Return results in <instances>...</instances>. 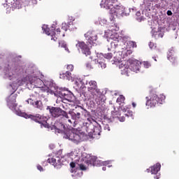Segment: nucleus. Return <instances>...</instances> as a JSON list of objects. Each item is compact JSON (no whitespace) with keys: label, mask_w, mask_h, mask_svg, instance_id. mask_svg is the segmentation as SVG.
Instances as JSON below:
<instances>
[{"label":"nucleus","mask_w":179,"mask_h":179,"mask_svg":"<svg viewBox=\"0 0 179 179\" xmlns=\"http://www.w3.org/2000/svg\"><path fill=\"white\" fill-rule=\"evenodd\" d=\"M54 127L57 131L64 133L63 137L65 139L72 141L74 143H79L82 141V134L79 131L75 133V131L66 129V127L62 122H55Z\"/></svg>","instance_id":"f257e3e1"},{"label":"nucleus","mask_w":179,"mask_h":179,"mask_svg":"<svg viewBox=\"0 0 179 179\" xmlns=\"http://www.w3.org/2000/svg\"><path fill=\"white\" fill-rule=\"evenodd\" d=\"M17 115H20V117H23L24 118H30L33 121H35V122H38V124H41V127H44V128H48L49 124L47 123V121H48V118L45 116H43L40 114H36V115L27 114L24 112L22 111H17Z\"/></svg>","instance_id":"f03ea898"},{"label":"nucleus","mask_w":179,"mask_h":179,"mask_svg":"<svg viewBox=\"0 0 179 179\" xmlns=\"http://www.w3.org/2000/svg\"><path fill=\"white\" fill-rule=\"evenodd\" d=\"M146 106L148 107H156L157 104H162L166 100V96L161 94L159 96L156 94H152L150 96H146Z\"/></svg>","instance_id":"7ed1b4c3"},{"label":"nucleus","mask_w":179,"mask_h":179,"mask_svg":"<svg viewBox=\"0 0 179 179\" xmlns=\"http://www.w3.org/2000/svg\"><path fill=\"white\" fill-rule=\"evenodd\" d=\"M46 110H48L52 118H59V117L69 118L66 111L62 110V108L59 107L48 106Z\"/></svg>","instance_id":"20e7f679"},{"label":"nucleus","mask_w":179,"mask_h":179,"mask_svg":"<svg viewBox=\"0 0 179 179\" xmlns=\"http://www.w3.org/2000/svg\"><path fill=\"white\" fill-rule=\"evenodd\" d=\"M76 47L78 48V50H81L84 55L89 57L90 62L93 61V57L90 56L92 55L90 48H89V46L84 41H78Z\"/></svg>","instance_id":"39448f33"},{"label":"nucleus","mask_w":179,"mask_h":179,"mask_svg":"<svg viewBox=\"0 0 179 179\" xmlns=\"http://www.w3.org/2000/svg\"><path fill=\"white\" fill-rule=\"evenodd\" d=\"M61 157H62V150H59L57 152V156L48 159V162L54 166V167H56L57 169H61V166L62 165Z\"/></svg>","instance_id":"423d86ee"},{"label":"nucleus","mask_w":179,"mask_h":179,"mask_svg":"<svg viewBox=\"0 0 179 179\" xmlns=\"http://www.w3.org/2000/svg\"><path fill=\"white\" fill-rule=\"evenodd\" d=\"M87 90L92 96H97L100 93V90L97 87V82L90 80L86 83Z\"/></svg>","instance_id":"0eeeda50"},{"label":"nucleus","mask_w":179,"mask_h":179,"mask_svg":"<svg viewBox=\"0 0 179 179\" xmlns=\"http://www.w3.org/2000/svg\"><path fill=\"white\" fill-rule=\"evenodd\" d=\"M17 95L16 94H11L6 99L7 106L10 110H16L17 103H16V99Z\"/></svg>","instance_id":"6e6552de"},{"label":"nucleus","mask_w":179,"mask_h":179,"mask_svg":"<svg viewBox=\"0 0 179 179\" xmlns=\"http://www.w3.org/2000/svg\"><path fill=\"white\" fill-rule=\"evenodd\" d=\"M84 36L85 38H87L89 44L91 45L96 44V41H97V34H96V32L93 31H88Z\"/></svg>","instance_id":"1a4fd4ad"},{"label":"nucleus","mask_w":179,"mask_h":179,"mask_svg":"<svg viewBox=\"0 0 179 179\" xmlns=\"http://www.w3.org/2000/svg\"><path fill=\"white\" fill-rule=\"evenodd\" d=\"M43 29H44V31L45 32V34H47L48 36H51V40H54V41H57V40H58V35L59 34V33H61V29L57 28L55 31H50V28H46L45 29L44 27H43Z\"/></svg>","instance_id":"9d476101"},{"label":"nucleus","mask_w":179,"mask_h":179,"mask_svg":"<svg viewBox=\"0 0 179 179\" xmlns=\"http://www.w3.org/2000/svg\"><path fill=\"white\" fill-rule=\"evenodd\" d=\"M29 82L31 85H34L36 87H40L43 85V80L40 78L34 76H30L28 77Z\"/></svg>","instance_id":"9b49d317"},{"label":"nucleus","mask_w":179,"mask_h":179,"mask_svg":"<svg viewBox=\"0 0 179 179\" xmlns=\"http://www.w3.org/2000/svg\"><path fill=\"white\" fill-rule=\"evenodd\" d=\"M71 120L73 121L74 125H77L79 120H80V113L71 112Z\"/></svg>","instance_id":"f8f14e48"},{"label":"nucleus","mask_w":179,"mask_h":179,"mask_svg":"<svg viewBox=\"0 0 179 179\" xmlns=\"http://www.w3.org/2000/svg\"><path fill=\"white\" fill-rule=\"evenodd\" d=\"M59 78L64 80H71L72 79V73L66 71L65 73H60Z\"/></svg>","instance_id":"ddd939ff"},{"label":"nucleus","mask_w":179,"mask_h":179,"mask_svg":"<svg viewBox=\"0 0 179 179\" xmlns=\"http://www.w3.org/2000/svg\"><path fill=\"white\" fill-rule=\"evenodd\" d=\"M162 165L159 163H157L155 165L151 167V173L152 174H157L159 171H160V168Z\"/></svg>","instance_id":"4468645a"},{"label":"nucleus","mask_w":179,"mask_h":179,"mask_svg":"<svg viewBox=\"0 0 179 179\" xmlns=\"http://www.w3.org/2000/svg\"><path fill=\"white\" fill-rule=\"evenodd\" d=\"M129 66L130 71H132L133 72H138V71H139V68H141V66H139V64L136 62L131 63Z\"/></svg>","instance_id":"2eb2a0df"},{"label":"nucleus","mask_w":179,"mask_h":179,"mask_svg":"<svg viewBox=\"0 0 179 179\" xmlns=\"http://www.w3.org/2000/svg\"><path fill=\"white\" fill-rule=\"evenodd\" d=\"M90 163H92L93 166H103V162L99 159H97V157H94L93 158L91 159Z\"/></svg>","instance_id":"dca6fc26"},{"label":"nucleus","mask_w":179,"mask_h":179,"mask_svg":"<svg viewBox=\"0 0 179 179\" xmlns=\"http://www.w3.org/2000/svg\"><path fill=\"white\" fill-rule=\"evenodd\" d=\"M121 72L122 75H126L127 76H129V73L131 72V67L128 65H124V68L122 69Z\"/></svg>","instance_id":"f3484780"},{"label":"nucleus","mask_w":179,"mask_h":179,"mask_svg":"<svg viewBox=\"0 0 179 179\" xmlns=\"http://www.w3.org/2000/svg\"><path fill=\"white\" fill-rule=\"evenodd\" d=\"M117 0H106L104 3L105 8L107 9H111L113 8V3H114Z\"/></svg>","instance_id":"a211bd4d"},{"label":"nucleus","mask_w":179,"mask_h":179,"mask_svg":"<svg viewBox=\"0 0 179 179\" xmlns=\"http://www.w3.org/2000/svg\"><path fill=\"white\" fill-rule=\"evenodd\" d=\"M98 66L101 68V69H106L107 68V64L104 62V59H99L98 60Z\"/></svg>","instance_id":"6ab92c4d"},{"label":"nucleus","mask_w":179,"mask_h":179,"mask_svg":"<svg viewBox=\"0 0 179 179\" xmlns=\"http://www.w3.org/2000/svg\"><path fill=\"white\" fill-rule=\"evenodd\" d=\"M95 101L96 103V104H101V103H103V95L98 94H96V97L95 98Z\"/></svg>","instance_id":"aec40b11"},{"label":"nucleus","mask_w":179,"mask_h":179,"mask_svg":"<svg viewBox=\"0 0 179 179\" xmlns=\"http://www.w3.org/2000/svg\"><path fill=\"white\" fill-rule=\"evenodd\" d=\"M59 47H61L62 48H64L66 51H69V49H68V46L66 45V42H65L64 41H59Z\"/></svg>","instance_id":"412c9836"},{"label":"nucleus","mask_w":179,"mask_h":179,"mask_svg":"<svg viewBox=\"0 0 179 179\" xmlns=\"http://www.w3.org/2000/svg\"><path fill=\"white\" fill-rule=\"evenodd\" d=\"M111 114L113 118H120V117H121V113L118 110H117L114 109V110L112 111Z\"/></svg>","instance_id":"4be33fe9"},{"label":"nucleus","mask_w":179,"mask_h":179,"mask_svg":"<svg viewBox=\"0 0 179 179\" xmlns=\"http://www.w3.org/2000/svg\"><path fill=\"white\" fill-rule=\"evenodd\" d=\"M35 108H38L39 110H43V102L41 101H36L34 105Z\"/></svg>","instance_id":"5701e85b"},{"label":"nucleus","mask_w":179,"mask_h":179,"mask_svg":"<svg viewBox=\"0 0 179 179\" xmlns=\"http://www.w3.org/2000/svg\"><path fill=\"white\" fill-rule=\"evenodd\" d=\"M22 72V67L17 66L13 69V75L15 73H20Z\"/></svg>","instance_id":"b1692460"},{"label":"nucleus","mask_w":179,"mask_h":179,"mask_svg":"<svg viewBox=\"0 0 179 179\" xmlns=\"http://www.w3.org/2000/svg\"><path fill=\"white\" fill-rule=\"evenodd\" d=\"M109 9H110V15H118V13H121V12H122V11H119V10H115V7H114V6L111 7Z\"/></svg>","instance_id":"393cba45"},{"label":"nucleus","mask_w":179,"mask_h":179,"mask_svg":"<svg viewBox=\"0 0 179 179\" xmlns=\"http://www.w3.org/2000/svg\"><path fill=\"white\" fill-rule=\"evenodd\" d=\"M75 85L78 89L82 87V85H83V81L80 78L75 81Z\"/></svg>","instance_id":"a878e982"},{"label":"nucleus","mask_w":179,"mask_h":179,"mask_svg":"<svg viewBox=\"0 0 179 179\" xmlns=\"http://www.w3.org/2000/svg\"><path fill=\"white\" fill-rule=\"evenodd\" d=\"M100 129H101V127H95L94 129V135H100V134L101 133V131Z\"/></svg>","instance_id":"bb28decb"},{"label":"nucleus","mask_w":179,"mask_h":179,"mask_svg":"<svg viewBox=\"0 0 179 179\" xmlns=\"http://www.w3.org/2000/svg\"><path fill=\"white\" fill-rule=\"evenodd\" d=\"M116 101L117 103H124V101H125V96H124V95H120L117 97Z\"/></svg>","instance_id":"cd10ccee"},{"label":"nucleus","mask_w":179,"mask_h":179,"mask_svg":"<svg viewBox=\"0 0 179 179\" xmlns=\"http://www.w3.org/2000/svg\"><path fill=\"white\" fill-rule=\"evenodd\" d=\"M168 59L169 61H170L171 62H172V64H175V62H177V59L176 58V57L173 56V55H170L168 57Z\"/></svg>","instance_id":"c85d7f7f"},{"label":"nucleus","mask_w":179,"mask_h":179,"mask_svg":"<svg viewBox=\"0 0 179 179\" xmlns=\"http://www.w3.org/2000/svg\"><path fill=\"white\" fill-rule=\"evenodd\" d=\"M103 57L106 59H111V58H113V53L104 54Z\"/></svg>","instance_id":"c756f323"},{"label":"nucleus","mask_w":179,"mask_h":179,"mask_svg":"<svg viewBox=\"0 0 179 179\" xmlns=\"http://www.w3.org/2000/svg\"><path fill=\"white\" fill-rule=\"evenodd\" d=\"M129 45L130 47H131V48H136V42L135 41H129Z\"/></svg>","instance_id":"7c9ffc66"},{"label":"nucleus","mask_w":179,"mask_h":179,"mask_svg":"<svg viewBox=\"0 0 179 179\" xmlns=\"http://www.w3.org/2000/svg\"><path fill=\"white\" fill-rule=\"evenodd\" d=\"M26 101L27 102V104H30L34 107L36 101H34L32 99H28Z\"/></svg>","instance_id":"2f4dec72"},{"label":"nucleus","mask_w":179,"mask_h":179,"mask_svg":"<svg viewBox=\"0 0 179 179\" xmlns=\"http://www.w3.org/2000/svg\"><path fill=\"white\" fill-rule=\"evenodd\" d=\"M66 69L69 70L67 72H72L73 71V66L72 64H68Z\"/></svg>","instance_id":"473e14b6"},{"label":"nucleus","mask_w":179,"mask_h":179,"mask_svg":"<svg viewBox=\"0 0 179 179\" xmlns=\"http://www.w3.org/2000/svg\"><path fill=\"white\" fill-rule=\"evenodd\" d=\"M143 65L144 68H150L151 65L149 62H143Z\"/></svg>","instance_id":"72a5a7b5"},{"label":"nucleus","mask_w":179,"mask_h":179,"mask_svg":"<svg viewBox=\"0 0 179 179\" xmlns=\"http://www.w3.org/2000/svg\"><path fill=\"white\" fill-rule=\"evenodd\" d=\"M125 117H132L133 113L131 110H128L125 114Z\"/></svg>","instance_id":"f704fd0d"},{"label":"nucleus","mask_w":179,"mask_h":179,"mask_svg":"<svg viewBox=\"0 0 179 179\" xmlns=\"http://www.w3.org/2000/svg\"><path fill=\"white\" fill-rule=\"evenodd\" d=\"M122 6H116L115 7V10H118L119 12H120V13H122Z\"/></svg>","instance_id":"c9c22d12"},{"label":"nucleus","mask_w":179,"mask_h":179,"mask_svg":"<svg viewBox=\"0 0 179 179\" xmlns=\"http://www.w3.org/2000/svg\"><path fill=\"white\" fill-rule=\"evenodd\" d=\"M117 118H118L119 121H120V122H124V121H125V117L124 116H120Z\"/></svg>","instance_id":"e433bc0d"},{"label":"nucleus","mask_w":179,"mask_h":179,"mask_svg":"<svg viewBox=\"0 0 179 179\" xmlns=\"http://www.w3.org/2000/svg\"><path fill=\"white\" fill-rule=\"evenodd\" d=\"M103 129L105 131H110V125L108 124H105L104 127H103Z\"/></svg>","instance_id":"4c0bfd02"},{"label":"nucleus","mask_w":179,"mask_h":179,"mask_svg":"<svg viewBox=\"0 0 179 179\" xmlns=\"http://www.w3.org/2000/svg\"><path fill=\"white\" fill-rule=\"evenodd\" d=\"M110 45L111 47H114V48H117V47L118 46V44H115V42H111Z\"/></svg>","instance_id":"58836bf2"},{"label":"nucleus","mask_w":179,"mask_h":179,"mask_svg":"<svg viewBox=\"0 0 179 179\" xmlns=\"http://www.w3.org/2000/svg\"><path fill=\"white\" fill-rule=\"evenodd\" d=\"M76 166V164H75V162L70 163V166L71 167V169H75Z\"/></svg>","instance_id":"ea45409f"},{"label":"nucleus","mask_w":179,"mask_h":179,"mask_svg":"<svg viewBox=\"0 0 179 179\" xmlns=\"http://www.w3.org/2000/svg\"><path fill=\"white\" fill-rule=\"evenodd\" d=\"M166 15H168V16H171V15H173V12H171V10H169L166 12Z\"/></svg>","instance_id":"a19ab883"},{"label":"nucleus","mask_w":179,"mask_h":179,"mask_svg":"<svg viewBox=\"0 0 179 179\" xmlns=\"http://www.w3.org/2000/svg\"><path fill=\"white\" fill-rule=\"evenodd\" d=\"M80 170H86V166H85V165H83V164H80Z\"/></svg>","instance_id":"79ce46f5"},{"label":"nucleus","mask_w":179,"mask_h":179,"mask_svg":"<svg viewBox=\"0 0 179 179\" xmlns=\"http://www.w3.org/2000/svg\"><path fill=\"white\" fill-rule=\"evenodd\" d=\"M56 26L55 24H52V30L50 29V31H54V30H55L56 29Z\"/></svg>","instance_id":"37998d69"},{"label":"nucleus","mask_w":179,"mask_h":179,"mask_svg":"<svg viewBox=\"0 0 179 179\" xmlns=\"http://www.w3.org/2000/svg\"><path fill=\"white\" fill-rule=\"evenodd\" d=\"M37 169L39 171H43V166H41V165H38Z\"/></svg>","instance_id":"c03bdc74"},{"label":"nucleus","mask_w":179,"mask_h":179,"mask_svg":"<svg viewBox=\"0 0 179 179\" xmlns=\"http://www.w3.org/2000/svg\"><path fill=\"white\" fill-rule=\"evenodd\" d=\"M68 122H70L71 124L73 125V127H76V124H73V120L72 121V120H69Z\"/></svg>","instance_id":"a18cd8bd"},{"label":"nucleus","mask_w":179,"mask_h":179,"mask_svg":"<svg viewBox=\"0 0 179 179\" xmlns=\"http://www.w3.org/2000/svg\"><path fill=\"white\" fill-rule=\"evenodd\" d=\"M87 68H92V65L90 64L87 63Z\"/></svg>","instance_id":"49530a36"},{"label":"nucleus","mask_w":179,"mask_h":179,"mask_svg":"<svg viewBox=\"0 0 179 179\" xmlns=\"http://www.w3.org/2000/svg\"><path fill=\"white\" fill-rule=\"evenodd\" d=\"M132 106H133L134 108H135V107H136V103H135V102H133Z\"/></svg>","instance_id":"de8ad7c7"},{"label":"nucleus","mask_w":179,"mask_h":179,"mask_svg":"<svg viewBox=\"0 0 179 179\" xmlns=\"http://www.w3.org/2000/svg\"><path fill=\"white\" fill-rule=\"evenodd\" d=\"M127 52H129V54H132V50H127Z\"/></svg>","instance_id":"09e8293b"},{"label":"nucleus","mask_w":179,"mask_h":179,"mask_svg":"<svg viewBox=\"0 0 179 179\" xmlns=\"http://www.w3.org/2000/svg\"><path fill=\"white\" fill-rule=\"evenodd\" d=\"M85 115H86V114H87V115H89V113H87V111H86V110H85Z\"/></svg>","instance_id":"8fccbe9b"},{"label":"nucleus","mask_w":179,"mask_h":179,"mask_svg":"<svg viewBox=\"0 0 179 179\" xmlns=\"http://www.w3.org/2000/svg\"><path fill=\"white\" fill-rule=\"evenodd\" d=\"M102 170H103V171H106V167L103 166V167L102 168Z\"/></svg>","instance_id":"3c124183"},{"label":"nucleus","mask_w":179,"mask_h":179,"mask_svg":"<svg viewBox=\"0 0 179 179\" xmlns=\"http://www.w3.org/2000/svg\"><path fill=\"white\" fill-rule=\"evenodd\" d=\"M114 41H118V38H116L115 40H114Z\"/></svg>","instance_id":"603ef678"},{"label":"nucleus","mask_w":179,"mask_h":179,"mask_svg":"<svg viewBox=\"0 0 179 179\" xmlns=\"http://www.w3.org/2000/svg\"><path fill=\"white\" fill-rule=\"evenodd\" d=\"M153 59H155V61H157V60L156 59V57H153Z\"/></svg>","instance_id":"864d4df0"},{"label":"nucleus","mask_w":179,"mask_h":179,"mask_svg":"<svg viewBox=\"0 0 179 179\" xmlns=\"http://www.w3.org/2000/svg\"><path fill=\"white\" fill-rule=\"evenodd\" d=\"M8 71H9V68H8Z\"/></svg>","instance_id":"5fc2aeb1"}]
</instances>
